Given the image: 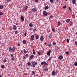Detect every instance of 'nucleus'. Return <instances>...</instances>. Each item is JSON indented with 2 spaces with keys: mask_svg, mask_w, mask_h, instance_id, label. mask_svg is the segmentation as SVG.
I'll list each match as a JSON object with an SVG mask.
<instances>
[{
  "mask_svg": "<svg viewBox=\"0 0 77 77\" xmlns=\"http://www.w3.org/2000/svg\"><path fill=\"white\" fill-rule=\"evenodd\" d=\"M36 11H37V8H32V10L30 11L29 13L30 14H32V12H36Z\"/></svg>",
  "mask_w": 77,
  "mask_h": 77,
  "instance_id": "obj_1",
  "label": "nucleus"
},
{
  "mask_svg": "<svg viewBox=\"0 0 77 77\" xmlns=\"http://www.w3.org/2000/svg\"><path fill=\"white\" fill-rule=\"evenodd\" d=\"M31 63H32V67L33 68H34V67L35 66V65H37V63L36 62L32 61L31 62Z\"/></svg>",
  "mask_w": 77,
  "mask_h": 77,
  "instance_id": "obj_2",
  "label": "nucleus"
},
{
  "mask_svg": "<svg viewBox=\"0 0 77 77\" xmlns=\"http://www.w3.org/2000/svg\"><path fill=\"white\" fill-rule=\"evenodd\" d=\"M43 64L44 66L45 65H46V66H48V64L47 63H46V62L45 61H43L41 63V65H42Z\"/></svg>",
  "mask_w": 77,
  "mask_h": 77,
  "instance_id": "obj_3",
  "label": "nucleus"
},
{
  "mask_svg": "<svg viewBox=\"0 0 77 77\" xmlns=\"http://www.w3.org/2000/svg\"><path fill=\"white\" fill-rule=\"evenodd\" d=\"M34 38L35 36L33 35H31V37L30 38L31 40H32V41H33V40H34Z\"/></svg>",
  "mask_w": 77,
  "mask_h": 77,
  "instance_id": "obj_4",
  "label": "nucleus"
},
{
  "mask_svg": "<svg viewBox=\"0 0 77 77\" xmlns=\"http://www.w3.org/2000/svg\"><path fill=\"white\" fill-rule=\"evenodd\" d=\"M43 14L44 16H45V15H47V13L45 11H43Z\"/></svg>",
  "mask_w": 77,
  "mask_h": 77,
  "instance_id": "obj_5",
  "label": "nucleus"
},
{
  "mask_svg": "<svg viewBox=\"0 0 77 77\" xmlns=\"http://www.w3.org/2000/svg\"><path fill=\"white\" fill-rule=\"evenodd\" d=\"M63 56L61 55L59 56V59H60V60H62V59H63Z\"/></svg>",
  "mask_w": 77,
  "mask_h": 77,
  "instance_id": "obj_6",
  "label": "nucleus"
},
{
  "mask_svg": "<svg viewBox=\"0 0 77 77\" xmlns=\"http://www.w3.org/2000/svg\"><path fill=\"white\" fill-rule=\"evenodd\" d=\"M44 37L43 36H41L40 37V40L41 41H44Z\"/></svg>",
  "mask_w": 77,
  "mask_h": 77,
  "instance_id": "obj_7",
  "label": "nucleus"
},
{
  "mask_svg": "<svg viewBox=\"0 0 77 77\" xmlns=\"http://www.w3.org/2000/svg\"><path fill=\"white\" fill-rule=\"evenodd\" d=\"M13 28L14 30H16L17 29V26L15 25H14L13 26Z\"/></svg>",
  "mask_w": 77,
  "mask_h": 77,
  "instance_id": "obj_8",
  "label": "nucleus"
},
{
  "mask_svg": "<svg viewBox=\"0 0 77 77\" xmlns=\"http://www.w3.org/2000/svg\"><path fill=\"white\" fill-rule=\"evenodd\" d=\"M56 74V72L55 71H54L52 72V75H55Z\"/></svg>",
  "mask_w": 77,
  "mask_h": 77,
  "instance_id": "obj_9",
  "label": "nucleus"
},
{
  "mask_svg": "<svg viewBox=\"0 0 77 77\" xmlns=\"http://www.w3.org/2000/svg\"><path fill=\"white\" fill-rule=\"evenodd\" d=\"M76 2V1L75 0H72V4L74 5H75V3Z\"/></svg>",
  "mask_w": 77,
  "mask_h": 77,
  "instance_id": "obj_10",
  "label": "nucleus"
},
{
  "mask_svg": "<svg viewBox=\"0 0 77 77\" xmlns=\"http://www.w3.org/2000/svg\"><path fill=\"white\" fill-rule=\"evenodd\" d=\"M21 20L23 22L24 21V17L23 16H21Z\"/></svg>",
  "mask_w": 77,
  "mask_h": 77,
  "instance_id": "obj_11",
  "label": "nucleus"
},
{
  "mask_svg": "<svg viewBox=\"0 0 77 77\" xmlns=\"http://www.w3.org/2000/svg\"><path fill=\"white\" fill-rule=\"evenodd\" d=\"M51 53V51L50 50H49V51H48L47 52V55H50V53Z\"/></svg>",
  "mask_w": 77,
  "mask_h": 77,
  "instance_id": "obj_12",
  "label": "nucleus"
},
{
  "mask_svg": "<svg viewBox=\"0 0 77 77\" xmlns=\"http://www.w3.org/2000/svg\"><path fill=\"white\" fill-rule=\"evenodd\" d=\"M3 8H4V7L3 5H1L0 6V9H2Z\"/></svg>",
  "mask_w": 77,
  "mask_h": 77,
  "instance_id": "obj_13",
  "label": "nucleus"
},
{
  "mask_svg": "<svg viewBox=\"0 0 77 77\" xmlns=\"http://www.w3.org/2000/svg\"><path fill=\"white\" fill-rule=\"evenodd\" d=\"M48 70V67H46L45 68V71H47Z\"/></svg>",
  "mask_w": 77,
  "mask_h": 77,
  "instance_id": "obj_14",
  "label": "nucleus"
},
{
  "mask_svg": "<svg viewBox=\"0 0 77 77\" xmlns=\"http://www.w3.org/2000/svg\"><path fill=\"white\" fill-rule=\"evenodd\" d=\"M35 38L36 39H39V35H35Z\"/></svg>",
  "mask_w": 77,
  "mask_h": 77,
  "instance_id": "obj_15",
  "label": "nucleus"
},
{
  "mask_svg": "<svg viewBox=\"0 0 77 77\" xmlns=\"http://www.w3.org/2000/svg\"><path fill=\"white\" fill-rule=\"evenodd\" d=\"M69 21H70V19H67L66 20V22L67 23H69Z\"/></svg>",
  "mask_w": 77,
  "mask_h": 77,
  "instance_id": "obj_16",
  "label": "nucleus"
},
{
  "mask_svg": "<svg viewBox=\"0 0 77 77\" xmlns=\"http://www.w3.org/2000/svg\"><path fill=\"white\" fill-rule=\"evenodd\" d=\"M29 26H30V27H33V24L32 23H30L29 24Z\"/></svg>",
  "mask_w": 77,
  "mask_h": 77,
  "instance_id": "obj_17",
  "label": "nucleus"
},
{
  "mask_svg": "<svg viewBox=\"0 0 77 77\" xmlns=\"http://www.w3.org/2000/svg\"><path fill=\"white\" fill-rule=\"evenodd\" d=\"M1 68H2V69H4L5 68V65H2L1 66Z\"/></svg>",
  "mask_w": 77,
  "mask_h": 77,
  "instance_id": "obj_18",
  "label": "nucleus"
},
{
  "mask_svg": "<svg viewBox=\"0 0 77 77\" xmlns=\"http://www.w3.org/2000/svg\"><path fill=\"white\" fill-rule=\"evenodd\" d=\"M23 43L24 44H26V41L25 40H23Z\"/></svg>",
  "mask_w": 77,
  "mask_h": 77,
  "instance_id": "obj_19",
  "label": "nucleus"
},
{
  "mask_svg": "<svg viewBox=\"0 0 77 77\" xmlns=\"http://www.w3.org/2000/svg\"><path fill=\"white\" fill-rule=\"evenodd\" d=\"M48 37L50 38V39H52V35H49L48 36Z\"/></svg>",
  "mask_w": 77,
  "mask_h": 77,
  "instance_id": "obj_20",
  "label": "nucleus"
},
{
  "mask_svg": "<svg viewBox=\"0 0 77 77\" xmlns=\"http://www.w3.org/2000/svg\"><path fill=\"white\" fill-rule=\"evenodd\" d=\"M48 8H49V7H48V6L45 7V10H46V9H48Z\"/></svg>",
  "mask_w": 77,
  "mask_h": 77,
  "instance_id": "obj_21",
  "label": "nucleus"
},
{
  "mask_svg": "<svg viewBox=\"0 0 77 77\" xmlns=\"http://www.w3.org/2000/svg\"><path fill=\"white\" fill-rule=\"evenodd\" d=\"M34 57V55H31L30 56V58L31 59H33Z\"/></svg>",
  "mask_w": 77,
  "mask_h": 77,
  "instance_id": "obj_22",
  "label": "nucleus"
},
{
  "mask_svg": "<svg viewBox=\"0 0 77 77\" xmlns=\"http://www.w3.org/2000/svg\"><path fill=\"white\" fill-rule=\"evenodd\" d=\"M12 51H15V47H13L12 48Z\"/></svg>",
  "mask_w": 77,
  "mask_h": 77,
  "instance_id": "obj_23",
  "label": "nucleus"
},
{
  "mask_svg": "<svg viewBox=\"0 0 77 77\" xmlns=\"http://www.w3.org/2000/svg\"><path fill=\"white\" fill-rule=\"evenodd\" d=\"M23 52L24 53H27V51H26V50H25V49H23Z\"/></svg>",
  "mask_w": 77,
  "mask_h": 77,
  "instance_id": "obj_24",
  "label": "nucleus"
},
{
  "mask_svg": "<svg viewBox=\"0 0 77 77\" xmlns=\"http://www.w3.org/2000/svg\"><path fill=\"white\" fill-rule=\"evenodd\" d=\"M3 15V13L2 12H0V15L2 16Z\"/></svg>",
  "mask_w": 77,
  "mask_h": 77,
  "instance_id": "obj_25",
  "label": "nucleus"
},
{
  "mask_svg": "<svg viewBox=\"0 0 77 77\" xmlns=\"http://www.w3.org/2000/svg\"><path fill=\"white\" fill-rule=\"evenodd\" d=\"M60 25V22L59 21L58 23V26H59Z\"/></svg>",
  "mask_w": 77,
  "mask_h": 77,
  "instance_id": "obj_26",
  "label": "nucleus"
},
{
  "mask_svg": "<svg viewBox=\"0 0 77 77\" xmlns=\"http://www.w3.org/2000/svg\"><path fill=\"white\" fill-rule=\"evenodd\" d=\"M27 64L28 66H30V65H31V63H30L29 62H28L27 63Z\"/></svg>",
  "mask_w": 77,
  "mask_h": 77,
  "instance_id": "obj_27",
  "label": "nucleus"
},
{
  "mask_svg": "<svg viewBox=\"0 0 77 77\" xmlns=\"http://www.w3.org/2000/svg\"><path fill=\"white\" fill-rule=\"evenodd\" d=\"M56 44V43L55 42H53V45H55Z\"/></svg>",
  "mask_w": 77,
  "mask_h": 77,
  "instance_id": "obj_28",
  "label": "nucleus"
},
{
  "mask_svg": "<svg viewBox=\"0 0 77 77\" xmlns=\"http://www.w3.org/2000/svg\"><path fill=\"white\" fill-rule=\"evenodd\" d=\"M65 53H66V54H67V55H68V54H69V52H68V51L66 52Z\"/></svg>",
  "mask_w": 77,
  "mask_h": 77,
  "instance_id": "obj_29",
  "label": "nucleus"
},
{
  "mask_svg": "<svg viewBox=\"0 0 77 77\" xmlns=\"http://www.w3.org/2000/svg\"><path fill=\"white\" fill-rule=\"evenodd\" d=\"M9 50L10 51H11V52L12 51V48H9Z\"/></svg>",
  "mask_w": 77,
  "mask_h": 77,
  "instance_id": "obj_30",
  "label": "nucleus"
},
{
  "mask_svg": "<svg viewBox=\"0 0 77 77\" xmlns=\"http://www.w3.org/2000/svg\"><path fill=\"white\" fill-rule=\"evenodd\" d=\"M33 54H35V50L33 49Z\"/></svg>",
  "mask_w": 77,
  "mask_h": 77,
  "instance_id": "obj_31",
  "label": "nucleus"
},
{
  "mask_svg": "<svg viewBox=\"0 0 77 77\" xmlns=\"http://www.w3.org/2000/svg\"><path fill=\"white\" fill-rule=\"evenodd\" d=\"M74 65L75 66H77V62H76L74 64Z\"/></svg>",
  "mask_w": 77,
  "mask_h": 77,
  "instance_id": "obj_32",
  "label": "nucleus"
},
{
  "mask_svg": "<svg viewBox=\"0 0 77 77\" xmlns=\"http://www.w3.org/2000/svg\"><path fill=\"white\" fill-rule=\"evenodd\" d=\"M51 3H53L54 2V0H50Z\"/></svg>",
  "mask_w": 77,
  "mask_h": 77,
  "instance_id": "obj_33",
  "label": "nucleus"
},
{
  "mask_svg": "<svg viewBox=\"0 0 77 77\" xmlns=\"http://www.w3.org/2000/svg\"><path fill=\"white\" fill-rule=\"evenodd\" d=\"M53 18V16L52 15H51L50 16V17H49V19H50V18Z\"/></svg>",
  "mask_w": 77,
  "mask_h": 77,
  "instance_id": "obj_34",
  "label": "nucleus"
},
{
  "mask_svg": "<svg viewBox=\"0 0 77 77\" xmlns=\"http://www.w3.org/2000/svg\"><path fill=\"white\" fill-rule=\"evenodd\" d=\"M15 33L16 35H17L18 33V31H16L15 32Z\"/></svg>",
  "mask_w": 77,
  "mask_h": 77,
  "instance_id": "obj_35",
  "label": "nucleus"
},
{
  "mask_svg": "<svg viewBox=\"0 0 77 77\" xmlns=\"http://www.w3.org/2000/svg\"><path fill=\"white\" fill-rule=\"evenodd\" d=\"M11 60L12 61H14V60H15V59H14V58H13V57H12L11 58Z\"/></svg>",
  "mask_w": 77,
  "mask_h": 77,
  "instance_id": "obj_36",
  "label": "nucleus"
},
{
  "mask_svg": "<svg viewBox=\"0 0 77 77\" xmlns=\"http://www.w3.org/2000/svg\"><path fill=\"white\" fill-rule=\"evenodd\" d=\"M70 24L71 26L72 25V21H70Z\"/></svg>",
  "mask_w": 77,
  "mask_h": 77,
  "instance_id": "obj_37",
  "label": "nucleus"
},
{
  "mask_svg": "<svg viewBox=\"0 0 77 77\" xmlns=\"http://www.w3.org/2000/svg\"><path fill=\"white\" fill-rule=\"evenodd\" d=\"M52 32H54L55 30L53 28L52 29Z\"/></svg>",
  "mask_w": 77,
  "mask_h": 77,
  "instance_id": "obj_38",
  "label": "nucleus"
},
{
  "mask_svg": "<svg viewBox=\"0 0 77 77\" xmlns=\"http://www.w3.org/2000/svg\"><path fill=\"white\" fill-rule=\"evenodd\" d=\"M27 8H28V6H26L25 8V10L27 11Z\"/></svg>",
  "mask_w": 77,
  "mask_h": 77,
  "instance_id": "obj_39",
  "label": "nucleus"
},
{
  "mask_svg": "<svg viewBox=\"0 0 77 77\" xmlns=\"http://www.w3.org/2000/svg\"><path fill=\"white\" fill-rule=\"evenodd\" d=\"M3 61H4V62H5V63L6 62V61H7L5 59Z\"/></svg>",
  "mask_w": 77,
  "mask_h": 77,
  "instance_id": "obj_40",
  "label": "nucleus"
},
{
  "mask_svg": "<svg viewBox=\"0 0 77 77\" xmlns=\"http://www.w3.org/2000/svg\"><path fill=\"white\" fill-rule=\"evenodd\" d=\"M63 8H64V9H65V8H66V5L63 6Z\"/></svg>",
  "mask_w": 77,
  "mask_h": 77,
  "instance_id": "obj_41",
  "label": "nucleus"
},
{
  "mask_svg": "<svg viewBox=\"0 0 77 77\" xmlns=\"http://www.w3.org/2000/svg\"><path fill=\"white\" fill-rule=\"evenodd\" d=\"M12 1V0H7V2H11Z\"/></svg>",
  "mask_w": 77,
  "mask_h": 77,
  "instance_id": "obj_42",
  "label": "nucleus"
},
{
  "mask_svg": "<svg viewBox=\"0 0 77 77\" xmlns=\"http://www.w3.org/2000/svg\"><path fill=\"white\" fill-rule=\"evenodd\" d=\"M32 72L34 74H35V72L34 71H32Z\"/></svg>",
  "mask_w": 77,
  "mask_h": 77,
  "instance_id": "obj_43",
  "label": "nucleus"
},
{
  "mask_svg": "<svg viewBox=\"0 0 77 77\" xmlns=\"http://www.w3.org/2000/svg\"><path fill=\"white\" fill-rule=\"evenodd\" d=\"M23 59H26V57L24 56V57H23Z\"/></svg>",
  "mask_w": 77,
  "mask_h": 77,
  "instance_id": "obj_44",
  "label": "nucleus"
},
{
  "mask_svg": "<svg viewBox=\"0 0 77 77\" xmlns=\"http://www.w3.org/2000/svg\"><path fill=\"white\" fill-rule=\"evenodd\" d=\"M38 54L39 55H41V53H40V52H38Z\"/></svg>",
  "mask_w": 77,
  "mask_h": 77,
  "instance_id": "obj_45",
  "label": "nucleus"
},
{
  "mask_svg": "<svg viewBox=\"0 0 77 77\" xmlns=\"http://www.w3.org/2000/svg\"><path fill=\"white\" fill-rule=\"evenodd\" d=\"M69 9L70 10V11H71V8L70 7H69Z\"/></svg>",
  "mask_w": 77,
  "mask_h": 77,
  "instance_id": "obj_46",
  "label": "nucleus"
},
{
  "mask_svg": "<svg viewBox=\"0 0 77 77\" xmlns=\"http://www.w3.org/2000/svg\"><path fill=\"white\" fill-rule=\"evenodd\" d=\"M66 41H67V42H69V39H66Z\"/></svg>",
  "mask_w": 77,
  "mask_h": 77,
  "instance_id": "obj_47",
  "label": "nucleus"
},
{
  "mask_svg": "<svg viewBox=\"0 0 77 77\" xmlns=\"http://www.w3.org/2000/svg\"><path fill=\"white\" fill-rule=\"evenodd\" d=\"M26 35H27V33H26V32L25 33L24 35H25V36H26Z\"/></svg>",
  "mask_w": 77,
  "mask_h": 77,
  "instance_id": "obj_48",
  "label": "nucleus"
},
{
  "mask_svg": "<svg viewBox=\"0 0 77 77\" xmlns=\"http://www.w3.org/2000/svg\"><path fill=\"white\" fill-rule=\"evenodd\" d=\"M75 45H77V43L76 41H75Z\"/></svg>",
  "mask_w": 77,
  "mask_h": 77,
  "instance_id": "obj_49",
  "label": "nucleus"
},
{
  "mask_svg": "<svg viewBox=\"0 0 77 77\" xmlns=\"http://www.w3.org/2000/svg\"><path fill=\"white\" fill-rule=\"evenodd\" d=\"M17 45L18 46V47H20V44H17Z\"/></svg>",
  "mask_w": 77,
  "mask_h": 77,
  "instance_id": "obj_50",
  "label": "nucleus"
},
{
  "mask_svg": "<svg viewBox=\"0 0 77 77\" xmlns=\"http://www.w3.org/2000/svg\"><path fill=\"white\" fill-rule=\"evenodd\" d=\"M34 31H35H35L36 30V28L34 29Z\"/></svg>",
  "mask_w": 77,
  "mask_h": 77,
  "instance_id": "obj_51",
  "label": "nucleus"
},
{
  "mask_svg": "<svg viewBox=\"0 0 77 77\" xmlns=\"http://www.w3.org/2000/svg\"><path fill=\"white\" fill-rule=\"evenodd\" d=\"M36 2H38L39 0H35Z\"/></svg>",
  "mask_w": 77,
  "mask_h": 77,
  "instance_id": "obj_52",
  "label": "nucleus"
},
{
  "mask_svg": "<svg viewBox=\"0 0 77 77\" xmlns=\"http://www.w3.org/2000/svg\"><path fill=\"white\" fill-rule=\"evenodd\" d=\"M51 45H48V47H51Z\"/></svg>",
  "mask_w": 77,
  "mask_h": 77,
  "instance_id": "obj_53",
  "label": "nucleus"
},
{
  "mask_svg": "<svg viewBox=\"0 0 77 77\" xmlns=\"http://www.w3.org/2000/svg\"><path fill=\"white\" fill-rule=\"evenodd\" d=\"M26 56H28V54H26Z\"/></svg>",
  "mask_w": 77,
  "mask_h": 77,
  "instance_id": "obj_54",
  "label": "nucleus"
},
{
  "mask_svg": "<svg viewBox=\"0 0 77 77\" xmlns=\"http://www.w3.org/2000/svg\"><path fill=\"white\" fill-rule=\"evenodd\" d=\"M50 59H51V57H50V58H49L48 59V60H50Z\"/></svg>",
  "mask_w": 77,
  "mask_h": 77,
  "instance_id": "obj_55",
  "label": "nucleus"
},
{
  "mask_svg": "<svg viewBox=\"0 0 77 77\" xmlns=\"http://www.w3.org/2000/svg\"><path fill=\"white\" fill-rule=\"evenodd\" d=\"M11 57H12L13 56V54H11Z\"/></svg>",
  "mask_w": 77,
  "mask_h": 77,
  "instance_id": "obj_56",
  "label": "nucleus"
},
{
  "mask_svg": "<svg viewBox=\"0 0 77 77\" xmlns=\"http://www.w3.org/2000/svg\"><path fill=\"white\" fill-rule=\"evenodd\" d=\"M2 77V75H0V77Z\"/></svg>",
  "mask_w": 77,
  "mask_h": 77,
  "instance_id": "obj_57",
  "label": "nucleus"
},
{
  "mask_svg": "<svg viewBox=\"0 0 77 77\" xmlns=\"http://www.w3.org/2000/svg\"><path fill=\"white\" fill-rule=\"evenodd\" d=\"M44 44H45V45H46V44H47V43H45Z\"/></svg>",
  "mask_w": 77,
  "mask_h": 77,
  "instance_id": "obj_58",
  "label": "nucleus"
},
{
  "mask_svg": "<svg viewBox=\"0 0 77 77\" xmlns=\"http://www.w3.org/2000/svg\"><path fill=\"white\" fill-rule=\"evenodd\" d=\"M16 25H17V26H18V23H17L16 24Z\"/></svg>",
  "mask_w": 77,
  "mask_h": 77,
  "instance_id": "obj_59",
  "label": "nucleus"
},
{
  "mask_svg": "<svg viewBox=\"0 0 77 77\" xmlns=\"http://www.w3.org/2000/svg\"><path fill=\"white\" fill-rule=\"evenodd\" d=\"M20 65H20V64H19V66H20Z\"/></svg>",
  "mask_w": 77,
  "mask_h": 77,
  "instance_id": "obj_60",
  "label": "nucleus"
},
{
  "mask_svg": "<svg viewBox=\"0 0 77 77\" xmlns=\"http://www.w3.org/2000/svg\"><path fill=\"white\" fill-rule=\"evenodd\" d=\"M29 69V68H27V69Z\"/></svg>",
  "mask_w": 77,
  "mask_h": 77,
  "instance_id": "obj_61",
  "label": "nucleus"
},
{
  "mask_svg": "<svg viewBox=\"0 0 77 77\" xmlns=\"http://www.w3.org/2000/svg\"><path fill=\"white\" fill-rule=\"evenodd\" d=\"M25 75H27V74H25Z\"/></svg>",
  "mask_w": 77,
  "mask_h": 77,
  "instance_id": "obj_62",
  "label": "nucleus"
},
{
  "mask_svg": "<svg viewBox=\"0 0 77 77\" xmlns=\"http://www.w3.org/2000/svg\"><path fill=\"white\" fill-rule=\"evenodd\" d=\"M67 29H68V27H67Z\"/></svg>",
  "mask_w": 77,
  "mask_h": 77,
  "instance_id": "obj_63",
  "label": "nucleus"
},
{
  "mask_svg": "<svg viewBox=\"0 0 77 77\" xmlns=\"http://www.w3.org/2000/svg\"><path fill=\"white\" fill-rule=\"evenodd\" d=\"M53 65H54V63H53Z\"/></svg>",
  "mask_w": 77,
  "mask_h": 77,
  "instance_id": "obj_64",
  "label": "nucleus"
}]
</instances>
